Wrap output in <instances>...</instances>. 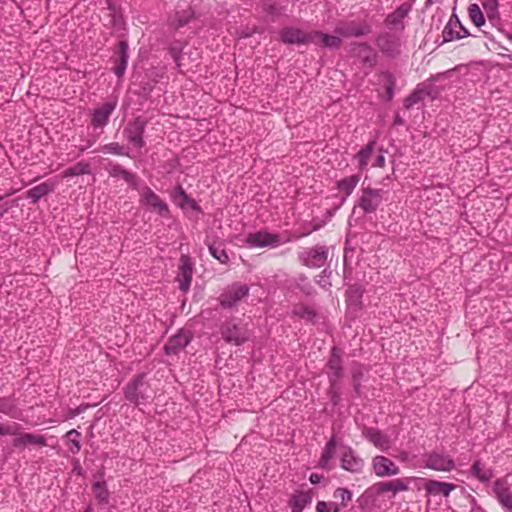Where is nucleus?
Returning <instances> with one entry per match:
<instances>
[{"label":"nucleus","instance_id":"1","mask_svg":"<svg viewBox=\"0 0 512 512\" xmlns=\"http://www.w3.org/2000/svg\"><path fill=\"white\" fill-rule=\"evenodd\" d=\"M145 378V373H139L123 387L125 399L135 406L145 405L150 399L149 384Z\"/></svg>","mask_w":512,"mask_h":512},{"label":"nucleus","instance_id":"2","mask_svg":"<svg viewBox=\"0 0 512 512\" xmlns=\"http://www.w3.org/2000/svg\"><path fill=\"white\" fill-rule=\"evenodd\" d=\"M389 192L382 188L362 187L356 202V207L362 209L364 214H373L388 200Z\"/></svg>","mask_w":512,"mask_h":512},{"label":"nucleus","instance_id":"3","mask_svg":"<svg viewBox=\"0 0 512 512\" xmlns=\"http://www.w3.org/2000/svg\"><path fill=\"white\" fill-rule=\"evenodd\" d=\"M220 333L226 343L240 346L249 340L251 332L247 324L236 318L225 320L220 326Z\"/></svg>","mask_w":512,"mask_h":512},{"label":"nucleus","instance_id":"4","mask_svg":"<svg viewBox=\"0 0 512 512\" xmlns=\"http://www.w3.org/2000/svg\"><path fill=\"white\" fill-rule=\"evenodd\" d=\"M420 466L438 472H450L455 469L456 464L449 454L432 450L422 454Z\"/></svg>","mask_w":512,"mask_h":512},{"label":"nucleus","instance_id":"5","mask_svg":"<svg viewBox=\"0 0 512 512\" xmlns=\"http://www.w3.org/2000/svg\"><path fill=\"white\" fill-rule=\"evenodd\" d=\"M328 256L329 248L326 245H315L298 252V260L301 265L312 269L323 267Z\"/></svg>","mask_w":512,"mask_h":512},{"label":"nucleus","instance_id":"6","mask_svg":"<svg viewBox=\"0 0 512 512\" xmlns=\"http://www.w3.org/2000/svg\"><path fill=\"white\" fill-rule=\"evenodd\" d=\"M139 193V202L141 205L156 211L160 216L167 217L170 213L168 204L160 198L149 186L140 185L135 189Z\"/></svg>","mask_w":512,"mask_h":512},{"label":"nucleus","instance_id":"7","mask_svg":"<svg viewBox=\"0 0 512 512\" xmlns=\"http://www.w3.org/2000/svg\"><path fill=\"white\" fill-rule=\"evenodd\" d=\"M371 25L366 20H345L339 21L335 26L334 32L344 38H360L370 34Z\"/></svg>","mask_w":512,"mask_h":512},{"label":"nucleus","instance_id":"8","mask_svg":"<svg viewBox=\"0 0 512 512\" xmlns=\"http://www.w3.org/2000/svg\"><path fill=\"white\" fill-rule=\"evenodd\" d=\"M250 288L247 284L234 282L228 285L219 296L220 305L223 308L236 307L240 301L249 295Z\"/></svg>","mask_w":512,"mask_h":512},{"label":"nucleus","instance_id":"9","mask_svg":"<svg viewBox=\"0 0 512 512\" xmlns=\"http://www.w3.org/2000/svg\"><path fill=\"white\" fill-rule=\"evenodd\" d=\"M288 241V239L283 240L279 234L270 233L266 230L249 233L246 238V244L250 248H277Z\"/></svg>","mask_w":512,"mask_h":512},{"label":"nucleus","instance_id":"10","mask_svg":"<svg viewBox=\"0 0 512 512\" xmlns=\"http://www.w3.org/2000/svg\"><path fill=\"white\" fill-rule=\"evenodd\" d=\"M146 125L147 121L138 116L129 121L124 129L126 139L136 149H142L145 146L144 132Z\"/></svg>","mask_w":512,"mask_h":512},{"label":"nucleus","instance_id":"11","mask_svg":"<svg viewBox=\"0 0 512 512\" xmlns=\"http://www.w3.org/2000/svg\"><path fill=\"white\" fill-rule=\"evenodd\" d=\"M327 377L330 385L339 383L344 376L342 351L334 346L330 351V357L326 363Z\"/></svg>","mask_w":512,"mask_h":512},{"label":"nucleus","instance_id":"12","mask_svg":"<svg viewBox=\"0 0 512 512\" xmlns=\"http://www.w3.org/2000/svg\"><path fill=\"white\" fill-rule=\"evenodd\" d=\"M129 60V46L126 40H121L113 49L111 61L114 64L113 71L118 79H121L127 69Z\"/></svg>","mask_w":512,"mask_h":512},{"label":"nucleus","instance_id":"13","mask_svg":"<svg viewBox=\"0 0 512 512\" xmlns=\"http://www.w3.org/2000/svg\"><path fill=\"white\" fill-rule=\"evenodd\" d=\"M117 107V100L113 99L95 108L91 115V126L94 129H103L110 120L112 113Z\"/></svg>","mask_w":512,"mask_h":512},{"label":"nucleus","instance_id":"14","mask_svg":"<svg viewBox=\"0 0 512 512\" xmlns=\"http://www.w3.org/2000/svg\"><path fill=\"white\" fill-rule=\"evenodd\" d=\"M280 39L288 45H308L311 44L310 31L306 32L300 28L286 26L280 31Z\"/></svg>","mask_w":512,"mask_h":512},{"label":"nucleus","instance_id":"15","mask_svg":"<svg viewBox=\"0 0 512 512\" xmlns=\"http://www.w3.org/2000/svg\"><path fill=\"white\" fill-rule=\"evenodd\" d=\"M372 470L378 477H391L400 473L398 465L390 458L377 455L372 459Z\"/></svg>","mask_w":512,"mask_h":512},{"label":"nucleus","instance_id":"16","mask_svg":"<svg viewBox=\"0 0 512 512\" xmlns=\"http://www.w3.org/2000/svg\"><path fill=\"white\" fill-rule=\"evenodd\" d=\"M467 28H465L460 22L456 14L450 16L449 21L445 25L442 31L443 42H450L453 40H459L469 36Z\"/></svg>","mask_w":512,"mask_h":512},{"label":"nucleus","instance_id":"17","mask_svg":"<svg viewBox=\"0 0 512 512\" xmlns=\"http://www.w3.org/2000/svg\"><path fill=\"white\" fill-rule=\"evenodd\" d=\"M192 336L189 331L180 329L175 335L171 336L164 345L166 355H176L181 352L191 342Z\"/></svg>","mask_w":512,"mask_h":512},{"label":"nucleus","instance_id":"18","mask_svg":"<svg viewBox=\"0 0 512 512\" xmlns=\"http://www.w3.org/2000/svg\"><path fill=\"white\" fill-rule=\"evenodd\" d=\"M105 169L110 177L121 178L129 185L131 189H138L139 178L132 171H129L120 164L112 161L107 163Z\"/></svg>","mask_w":512,"mask_h":512},{"label":"nucleus","instance_id":"19","mask_svg":"<svg viewBox=\"0 0 512 512\" xmlns=\"http://www.w3.org/2000/svg\"><path fill=\"white\" fill-rule=\"evenodd\" d=\"M193 276V264L191 259L187 255H182L180 258V264L178 268V274L176 277L177 282L179 283V289L186 293L192 282Z\"/></svg>","mask_w":512,"mask_h":512},{"label":"nucleus","instance_id":"20","mask_svg":"<svg viewBox=\"0 0 512 512\" xmlns=\"http://www.w3.org/2000/svg\"><path fill=\"white\" fill-rule=\"evenodd\" d=\"M493 493L506 512H512V491L506 479L500 478L494 482Z\"/></svg>","mask_w":512,"mask_h":512},{"label":"nucleus","instance_id":"21","mask_svg":"<svg viewBox=\"0 0 512 512\" xmlns=\"http://www.w3.org/2000/svg\"><path fill=\"white\" fill-rule=\"evenodd\" d=\"M350 52L356 58H358L363 64L370 67L376 63V52L366 42H354L350 45Z\"/></svg>","mask_w":512,"mask_h":512},{"label":"nucleus","instance_id":"22","mask_svg":"<svg viewBox=\"0 0 512 512\" xmlns=\"http://www.w3.org/2000/svg\"><path fill=\"white\" fill-rule=\"evenodd\" d=\"M171 199L183 210L189 208L195 212H201L199 204L186 193L181 184L175 185L171 192Z\"/></svg>","mask_w":512,"mask_h":512},{"label":"nucleus","instance_id":"23","mask_svg":"<svg viewBox=\"0 0 512 512\" xmlns=\"http://www.w3.org/2000/svg\"><path fill=\"white\" fill-rule=\"evenodd\" d=\"M341 468L351 473H361L364 461L351 447H346L341 454Z\"/></svg>","mask_w":512,"mask_h":512},{"label":"nucleus","instance_id":"24","mask_svg":"<svg viewBox=\"0 0 512 512\" xmlns=\"http://www.w3.org/2000/svg\"><path fill=\"white\" fill-rule=\"evenodd\" d=\"M310 36L312 38L311 44L321 48L338 49L342 45V40L339 35H330L318 30H311Z\"/></svg>","mask_w":512,"mask_h":512},{"label":"nucleus","instance_id":"25","mask_svg":"<svg viewBox=\"0 0 512 512\" xmlns=\"http://www.w3.org/2000/svg\"><path fill=\"white\" fill-rule=\"evenodd\" d=\"M453 483L443 482L434 479H427L424 483V490L428 496L448 497L456 489Z\"/></svg>","mask_w":512,"mask_h":512},{"label":"nucleus","instance_id":"26","mask_svg":"<svg viewBox=\"0 0 512 512\" xmlns=\"http://www.w3.org/2000/svg\"><path fill=\"white\" fill-rule=\"evenodd\" d=\"M362 434L369 442L382 451H386L391 447V441L388 435L377 428L364 427Z\"/></svg>","mask_w":512,"mask_h":512},{"label":"nucleus","instance_id":"27","mask_svg":"<svg viewBox=\"0 0 512 512\" xmlns=\"http://www.w3.org/2000/svg\"><path fill=\"white\" fill-rule=\"evenodd\" d=\"M376 45L387 56L393 57L398 53L399 41L391 33L384 32L379 34L376 38Z\"/></svg>","mask_w":512,"mask_h":512},{"label":"nucleus","instance_id":"28","mask_svg":"<svg viewBox=\"0 0 512 512\" xmlns=\"http://www.w3.org/2000/svg\"><path fill=\"white\" fill-rule=\"evenodd\" d=\"M410 6L406 3L401 4L395 11L388 14L385 18L384 24L386 27L395 30H404L403 20L408 15Z\"/></svg>","mask_w":512,"mask_h":512},{"label":"nucleus","instance_id":"29","mask_svg":"<svg viewBox=\"0 0 512 512\" xmlns=\"http://www.w3.org/2000/svg\"><path fill=\"white\" fill-rule=\"evenodd\" d=\"M375 146L376 140H371L353 156V160L357 162V170L360 175L367 170Z\"/></svg>","mask_w":512,"mask_h":512},{"label":"nucleus","instance_id":"30","mask_svg":"<svg viewBox=\"0 0 512 512\" xmlns=\"http://www.w3.org/2000/svg\"><path fill=\"white\" fill-rule=\"evenodd\" d=\"M311 490H297L289 499L288 505L291 512H302L312 502Z\"/></svg>","mask_w":512,"mask_h":512},{"label":"nucleus","instance_id":"31","mask_svg":"<svg viewBox=\"0 0 512 512\" xmlns=\"http://www.w3.org/2000/svg\"><path fill=\"white\" fill-rule=\"evenodd\" d=\"M377 494L392 492L393 495L398 492L407 491L409 489L408 483L404 479H393L386 482H378L373 486Z\"/></svg>","mask_w":512,"mask_h":512},{"label":"nucleus","instance_id":"32","mask_svg":"<svg viewBox=\"0 0 512 512\" xmlns=\"http://www.w3.org/2000/svg\"><path fill=\"white\" fill-rule=\"evenodd\" d=\"M360 179L361 175L359 173H356L344 177L336 182V189L341 194L343 202L346 201V199L353 193Z\"/></svg>","mask_w":512,"mask_h":512},{"label":"nucleus","instance_id":"33","mask_svg":"<svg viewBox=\"0 0 512 512\" xmlns=\"http://www.w3.org/2000/svg\"><path fill=\"white\" fill-rule=\"evenodd\" d=\"M292 315L312 324H316L319 317L313 306L304 303L295 304L292 308Z\"/></svg>","mask_w":512,"mask_h":512},{"label":"nucleus","instance_id":"34","mask_svg":"<svg viewBox=\"0 0 512 512\" xmlns=\"http://www.w3.org/2000/svg\"><path fill=\"white\" fill-rule=\"evenodd\" d=\"M17 437L13 439V446L15 448H19L21 446L26 445H38V446H46V438L43 435L33 434V433H21L19 430V434Z\"/></svg>","mask_w":512,"mask_h":512},{"label":"nucleus","instance_id":"35","mask_svg":"<svg viewBox=\"0 0 512 512\" xmlns=\"http://www.w3.org/2000/svg\"><path fill=\"white\" fill-rule=\"evenodd\" d=\"M194 18V11L192 8H188L182 11H177L169 19V25L174 29H180L186 26Z\"/></svg>","mask_w":512,"mask_h":512},{"label":"nucleus","instance_id":"36","mask_svg":"<svg viewBox=\"0 0 512 512\" xmlns=\"http://www.w3.org/2000/svg\"><path fill=\"white\" fill-rule=\"evenodd\" d=\"M92 169L91 165L87 160H80L73 166L65 169L61 176L62 178H70L80 175H88L91 174Z\"/></svg>","mask_w":512,"mask_h":512},{"label":"nucleus","instance_id":"37","mask_svg":"<svg viewBox=\"0 0 512 512\" xmlns=\"http://www.w3.org/2000/svg\"><path fill=\"white\" fill-rule=\"evenodd\" d=\"M54 190V184L51 182H43L33 188L29 189L27 192L28 199L31 200L33 204L37 203L42 197L46 196L48 193Z\"/></svg>","mask_w":512,"mask_h":512},{"label":"nucleus","instance_id":"38","mask_svg":"<svg viewBox=\"0 0 512 512\" xmlns=\"http://www.w3.org/2000/svg\"><path fill=\"white\" fill-rule=\"evenodd\" d=\"M92 490L95 499L100 506H105L109 504L110 492L104 480L94 482L92 484Z\"/></svg>","mask_w":512,"mask_h":512},{"label":"nucleus","instance_id":"39","mask_svg":"<svg viewBox=\"0 0 512 512\" xmlns=\"http://www.w3.org/2000/svg\"><path fill=\"white\" fill-rule=\"evenodd\" d=\"M482 6L487 15L488 21L493 25H497L500 22V15L498 11L499 3L498 0H482Z\"/></svg>","mask_w":512,"mask_h":512},{"label":"nucleus","instance_id":"40","mask_svg":"<svg viewBox=\"0 0 512 512\" xmlns=\"http://www.w3.org/2000/svg\"><path fill=\"white\" fill-rule=\"evenodd\" d=\"M470 473L481 482L489 481L492 478V471L485 468V465L480 460L474 461Z\"/></svg>","mask_w":512,"mask_h":512},{"label":"nucleus","instance_id":"41","mask_svg":"<svg viewBox=\"0 0 512 512\" xmlns=\"http://www.w3.org/2000/svg\"><path fill=\"white\" fill-rule=\"evenodd\" d=\"M208 249L210 254L220 263L226 264L229 261L228 254L225 250L224 244L221 241L209 243Z\"/></svg>","mask_w":512,"mask_h":512},{"label":"nucleus","instance_id":"42","mask_svg":"<svg viewBox=\"0 0 512 512\" xmlns=\"http://www.w3.org/2000/svg\"><path fill=\"white\" fill-rule=\"evenodd\" d=\"M293 283L306 296H311L314 292V288L309 281L308 277L304 274H299L293 279Z\"/></svg>","mask_w":512,"mask_h":512},{"label":"nucleus","instance_id":"43","mask_svg":"<svg viewBox=\"0 0 512 512\" xmlns=\"http://www.w3.org/2000/svg\"><path fill=\"white\" fill-rule=\"evenodd\" d=\"M468 14L473 24L478 28L486 25L484 14L478 4H470Z\"/></svg>","mask_w":512,"mask_h":512},{"label":"nucleus","instance_id":"44","mask_svg":"<svg viewBox=\"0 0 512 512\" xmlns=\"http://www.w3.org/2000/svg\"><path fill=\"white\" fill-rule=\"evenodd\" d=\"M100 151L104 154H111L117 156H129L128 152L125 150L123 146H121L118 142H111L105 144L100 147L99 150H94L93 152Z\"/></svg>","mask_w":512,"mask_h":512},{"label":"nucleus","instance_id":"45","mask_svg":"<svg viewBox=\"0 0 512 512\" xmlns=\"http://www.w3.org/2000/svg\"><path fill=\"white\" fill-rule=\"evenodd\" d=\"M428 94L424 89L417 87L412 93H410L404 100V107L406 109L412 108L424 99V96Z\"/></svg>","mask_w":512,"mask_h":512},{"label":"nucleus","instance_id":"46","mask_svg":"<svg viewBox=\"0 0 512 512\" xmlns=\"http://www.w3.org/2000/svg\"><path fill=\"white\" fill-rule=\"evenodd\" d=\"M155 83V80L143 78L139 83V90L136 91V94L145 99H148L155 87Z\"/></svg>","mask_w":512,"mask_h":512},{"label":"nucleus","instance_id":"47","mask_svg":"<svg viewBox=\"0 0 512 512\" xmlns=\"http://www.w3.org/2000/svg\"><path fill=\"white\" fill-rule=\"evenodd\" d=\"M19 430L21 426L16 422L0 423V436H16Z\"/></svg>","mask_w":512,"mask_h":512},{"label":"nucleus","instance_id":"48","mask_svg":"<svg viewBox=\"0 0 512 512\" xmlns=\"http://www.w3.org/2000/svg\"><path fill=\"white\" fill-rule=\"evenodd\" d=\"M183 50V43L181 41H174L169 45L168 51L177 67H180V59Z\"/></svg>","mask_w":512,"mask_h":512},{"label":"nucleus","instance_id":"49","mask_svg":"<svg viewBox=\"0 0 512 512\" xmlns=\"http://www.w3.org/2000/svg\"><path fill=\"white\" fill-rule=\"evenodd\" d=\"M333 497L340 499V505L345 507L350 501H352V492L347 488L339 487L334 491Z\"/></svg>","mask_w":512,"mask_h":512},{"label":"nucleus","instance_id":"50","mask_svg":"<svg viewBox=\"0 0 512 512\" xmlns=\"http://www.w3.org/2000/svg\"><path fill=\"white\" fill-rule=\"evenodd\" d=\"M386 79H387L386 85H385L386 96H387V100L390 101L394 97L395 78L391 73H387Z\"/></svg>","mask_w":512,"mask_h":512},{"label":"nucleus","instance_id":"51","mask_svg":"<svg viewBox=\"0 0 512 512\" xmlns=\"http://www.w3.org/2000/svg\"><path fill=\"white\" fill-rule=\"evenodd\" d=\"M328 395L330 397V401L334 406L339 405L340 403V391H339V383H335L334 385H330Z\"/></svg>","mask_w":512,"mask_h":512},{"label":"nucleus","instance_id":"52","mask_svg":"<svg viewBox=\"0 0 512 512\" xmlns=\"http://www.w3.org/2000/svg\"><path fill=\"white\" fill-rule=\"evenodd\" d=\"M15 410V406L6 398L0 397V412L8 415L13 416V412Z\"/></svg>","mask_w":512,"mask_h":512},{"label":"nucleus","instance_id":"53","mask_svg":"<svg viewBox=\"0 0 512 512\" xmlns=\"http://www.w3.org/2000/svg\"><path fill=\"white\" fill-rule=\"evenodd\" d=\"M363 373L360 369H355L352 372V381H353V387L356 394H360V388H361V379H362Z\"/></svg>","mask_w":512,"mask_h":512},{"label":"nucleus","instance_id":"54","mask_svg":"<svg viewBox=\"0 0 512 512\" xmlns=\"http://www.w3.org/2000/svg\"><path fill=\"white\" fill-rule=\"evenodd\" d=\"M95 143H96L95 138H87V139L83 140V143L77 146L78 153H77L76 157H79L85 151L90 149Z\"/></svg>","mask_w":512,"mask_h":512},{"label":"nucleus","instance_id":"55","mask_svg":"<svg viewBox=\"0 0 512 512\" xmlns=\"http://www.w3.org/2000/svg\"><path fill=\"white\" fill-rule=\"evenodd\" d=\"M333 454L334 453L331 451H328L325 449L323 450L320 460H319V465L321 468H328L329 462L332 459Z\"/></svg>","mask_w":512,"mask_h":512},{"label":"nucleus","instance_id":"56","mask_svg":"<svg viewBox=\"0 0 512 512\" xmlns=\"http://www.w3.org/2000/svg\"><path fill=\"white\" fill-rule=\"evenodd\" d=\"M264 10L272 16H279L281 14L280 8L276 3L266 4Z\"/></svg>","mask_w":512,"mask_h":512},{"label":"nucleus","instance_id":"57","mask_svg":"<svg viewBox=\"0 0 512 512\" xmlns=\"http://www.w3.org/2000/svg\"><path fill=\"white\" fill-rule=\"evenodd\" d=\"M380 154L376 157L375 162L373 163V167L383 168L385 166V157L383 154V150H380Z\"/></svg>","mask_w":512,"mask_h":512},{"label":"nucleus","instance_id":"58","mask_svg":"<svg viewBox=\"0 0 512 512\" xmlns=\"http://www.w3.org/2000/svg\"><path fill=\"white\" fill-rule=\"evenodd\" d=\"M65 437L69 440V442H72L73 439L80 440L81 433L76 429H72L66 433Z\"/></svg>","mask_w":512,"mask_h":512},{"label":"nucleus","instance_id":"59","mask_svg":"<svg viewBox=\"0 0 512 512\" xmlns=\"http://www.w3.org/2000/svg\"><path fill=\"white\" fill-rule=\"evenodd\" d=\"M70 444H71V446L69 448L70 452L73 454L79 453V451L81 450L80 440L73 439L72 442H70Z\"/></svg>","mask_w":512,"mask_h":512},{"label":"nucleus","instance_id":"60","mask_svg":"<svg viewBox=\"0 0 512 512\" xmlns=\"http://www.w3.org/2000/svg\"><path fill=\"white\" fill-rule=\"evenodd\" d=\"M330 274L331 272H328L326 269H324L321 275L319 276V280H317V283L320 286L325 287L327 285L326 277L328 278Z\"/></svg>","mask_w":512,"mask_h":512},{"label":"nucleus","instance_id":"61","mask_svg":"<svg viewBox=\"0 0 512 512\" xmlns=\"http://www.w3.org/2000/svg\"><path fill=\"white\" fill-rule=\"evenodd\" d=\"M316 512H329V503L318 501L316 504Z\"/></svg>","mask_w":512,"mask_h":512},{"label":"nucleus","instance_id":"62","mask_svg":"<svg viewBox=\"0 0 512 512\" xmlns=\"http://www.w3.org/2000/svg\"><path fill=\"white\" fill-rule=\"evenodd\" d=\"M323 476L317 473H312L309 477V480L312 484H319L322 480Z\"/></svg>","mask_w":512,"mask_h":512},{"label":"nucleus","instance_id":"63","mask_svg":"<svg viewBox=\"0 0 512 512\" xmlns=\"http://www.w3.org/2000/svg\"><path fill=\"white\" fill-rule=\"evenodd\" d=\"M335 447H336V441L334 438H331L327 443H326V446H325V450H328V451H331L334 453L335 451Z\"/></svg>","mask_w":512,"mask_h":512},{"label":"nucleus","instance_id":"64","mask_svg":"<svg viewBox=\"0 0 512 512\" xmlns=\"http://www.w3.org/2000/svg\"><path fill=\"white\" fill-rule=\"evenodd\" d=\"M340 504L338 503H335V502H330L329 503V512H340Z\"/></svg>","mask_w":512,"mask_h":512}]
</instances>
